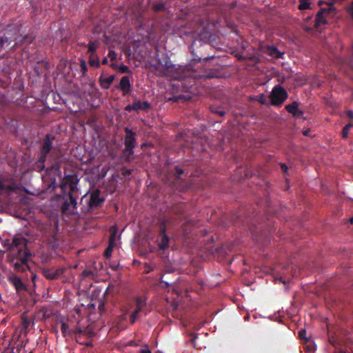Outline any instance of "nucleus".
Masks as SVG:
<instances>
[{
    "mask_svg": "<svg viewBox=\"0 0 353 353\" xmlns=\"http://www.w3.org/2000/svg\"><path fill=\"white\" fill-rule=\"evenodd\" d=\"M184 33L191 35L192 38H195L191 46L189 47L190 52L193 55L192 63L185 67L181 65L176 66L170 60L168 55H164L159 60L156 66L159 70V74L162 76L170 77L174 79L183 80L187 76L190 75V72L193 71V64L196 62L203 61H208L215 57L214 54H206L205 51L208 49L212 50L210 44L203 41V39L208 38V32L202 30L200 32L196 33L192 30L185 31Z\"/></svg>",
    "mask_w": 353,
    "mask_h": 353,
    "instance_id": "1",
    "label": "nucleus"
},
{
    "mask_svg": "<svg viewBox=\"0 0 353 353\" xmlns=\"http://www.w3.org/2000/svg\"><path fill=\"white\" fill-rule=\"evenodd\" d=\"M21 28L22 26L21 24L8 25L3 36L0 38V46L1 48H7L11 45L12 42H14L10 47V48H14L23 44L31 43L35 39V37L30 34L23 35L21 33Z\"/></svg>",
    "mask_w": 353,
    "mask_h": 353,
    "instance_id": "2",
    "label": "nucleus"
},
{
    "mask_svg": "<svg viewBox=\"0 0 353 353\" xmlns=\"http://www.w3.org/2000/svg\"><path fill=\"white\" fill-rule=\"evenodd\" d=\"M79 179L76 174L65 175L61 184V196L65 199L62 205L63 211H67L70 207H77L78 196L77 184Z\"/></svg>",
    "mask_w": 353,
    "mask_h": 353,
    "instance_id": "3",
    "label": "nucleus"
},
{
    "mask_svg": "<svg viewBox=\"0 0 353 353\" xmlns=\"http://www.w3.org/2000/svg\"><path fill=\"white\" fill-rule=\"evenodd\" d=\"M125 135L124 137L125 148L122 151V154L127 161H130L134 154V150L137 146V132L128 127L124 128Z\"/></svg>",
    "mask_w": 353,
    "mask_h": 353,
    "instance_id": "4",
    "label": "nucleus"
},
{
    "mask_svg": "<svg viewBox=\"0 0 353 353\" xmlns=\"http://www.w3.org/2000/svg\"><path fill=\"white\" fill-rule=\"evenodd\" d=\"M14 256L10 263L17 272H25L29 266L28 264L30 254L28 251L19 250V254H12Z\"/></svg>",
    "mask_w": 353,
    "mask_h": 353,
    "instance_id": "5",
    "label": "nucleus"
},
{
    "mask_svg": "<svg viewBox=\"0 0 353 353\" xmlns=\"http://www.w3.org/2000/svg\"><path fill=\"white\" fill-rule=\"evenodd\" d=\"M288 97V92L280 85L274 86L270 95L271 104L274 106H281Z\"/></svg>",
    "mask_w": 353,
    "mask_h": 353,
    "instance_id": "6",
    "label": "nucleus"
},
{
    "mask_svg": "<svg viewBox=\"0 0 353 353\" xmlns=\"http://www.w3.org/2000/svg\"><path fill=\"white\" fill-rule=\"evenodd\" d=\"M55 139V137L51 134H47L45 137V139L43 142L41 150V156L39 159L38 163L39 164L43 165L47 155L50 153V150L52 149V141Z\"/></svg>",
    "mask_w": 353,
    "mask_h": 353,
    "instance_id": "7",
    "label": "nucleus"
},
{
    "mask_svg": "<svg viewBox=\"0 0 353 353\" xmlns=\"http://www.w3.org/2000/svg\"><path fill=\"white\" fill-rule=\"evenodd\" d=\"M335 10V8L332 6V3H327V8H321L316 15L315 24L314 26L316 28H319L321 25L327 24V21L325 17V14H331L332 12Z\"/></svg>",
    "mask_w": 353,
    "mask_h": 353,
    "instance_id": "8",
    "label": "nucleus"
},
{
    "mask_svg": "<svg viewBox=\"0 0 353 353\" xmlns=\"http://www.w3.org/2000/svg\"><path fill=\"white\" fill-rule=\"evenodd\" d=\"M101 191L98 189L94 190L90 194L88 205L90 209H96L101 207L104 201L105 198L101 197Z\"/></svg>",
    "mask_w": 353,
    "mask_h": 353,
    "instance_id": "9",
    "label": "nucleus"
},
{
    "mask_svg": "<svg viewBox=\"0 0 353 353\" xmlns=\"http://www.w3.org/2000/svg\"><path fill=\"white\" fill-rule=\"evenodd\" d=\"M166 225L164 221L161 222L159 225V243L158 246L160 250H164L168 248L170 238L166 234Z\"/></svg>",
    "mask_w": 353,
    "mask_h": 353,
    "instance_id": "10",
    "label": "nucleus"
},
{
    "mask_svg": "<svg viewBox=\"0 0 353 353\" xmlns=\"http://www.w3.org/2000/svg\"><path fill=\"white\" fill-rule=\"evenodd\" d=\"M66 270L65 268L61 267L57 269L43 268L42 270L43 275L48 280L58 279Z\"/></svg>",
    "mask_w": 353,
    "mask_h": 353,
    "instance_id": "11",
    "label": "nucleus"
},
{
    "mask_svg": "<svg viewBox=\"0 0 353 353\" xmlns=\"http://www.w3.org/2000/svg\"><path fill=\"white\" fill-rule=\"evenodd\" d=\"M12 254H19V250L27 251L26 239L22 236H14L10 245Z\"/></svg>",
    "mask_w": 353,
    "mask_h": 353,
    "instance_id": "12",
    "label": "nucleus"
},
{
    "mask_svg": "<svg viewBox=\"0 0 353 353\" xmlns=\"http://www.w3.org/2000/svg\"><path fill=\"white\" fill-rule=\"evenodd\" d=\"M8 281L14 287L17 292L26 290V285L19 276L11 275L8 277Z\"/></svg>",
    "mask_w": 353,
    "mask_h": 353,
    "instance_id": "13",
    "label": "nucleus"
},
{
    "mask_svg": "<svg viewBox=\"0 0 353 353\" xmlns=\"http://www.w3.org/2000/svg\"><path fill=\"white\" fill-rule=\"evenodd\" d=\"M123 92V94L125 95L130 92L131 83L129 77L124 76L120 79L119 85L117 87Z\"/></svg>",
    "mask_w": 353,
    "mask_h": 353,
    "instance_id": "14",
    "label": "nucleus"
},
{
    "mask_svg": "<svg viewBox=\"0 0 353 353\" xmlns=\"http://www.w3.org/2000/svg\"><path fill=\"white\" fill-rule=\"evenodd\" d=\"M299 103L296 101H294L290 104L285 106L286 110L292 114L294 117L299 118L303 114V112L299 109Z\"/></svg>",
    "mask_w": 353,
    "mask_h": 353,
    "instance_id": "15",
    "label": "nucleus"
},
{
    "mask_svg": "<svg viewBox=\"0 0 353 353\" xmlns=\"http://www.w3.org/2000/svg\"><path fill=\"white\" fill-rule=\"evenodd\" d=\"M134 111L143 110L148 111L150 109L151 105L148 101H141L135 99L134 101Z\"/></svg>",
    "mask_w": 353,
    "mask_h": 353,
    "instance_id": "16",
    "label": "nucleus"
},
{
    "mask_svg": "<svg viewBox=\"0 0 353 353\" xmlns=\"http://www.w3.org/2000/svg\"><path fill=\"white\" fill-rule=\"evenodd\" d=\"M315 7L312 0H299L298 9L303 11L305 10H312Z\"/></svg>",
    "mask_w": 353,
    "mask_h": 353,
    "instance_id": "17",
    "label": "nucleus"
},
{
    "mask_svg": "<svg viewBox=\"0 0 353 353\" xmlns=\"http://www.w3.org/2000/svg\"><path fill=\"white\" fill-rule=\"evenodd\" d=\"M266 53L274 58L279 59L282 57V53H281L276 47L272 46L267 47Z\"/></svg>",
    "mask_w": 353,
    "mask_h": 353,
    "instance_id": "18",
    "label": "nucleus"
},
{
    "mask_svg": "<svg viewBox=\"0 0 353 353\" xmlns=\"http://www.w3.org/2000/svg\"><path fill=\"white\" fill-rule=\"evenodd\" d=\"M61 323V331L63 336H72V330L69 329V325L63 321H60Z\"/></svg>",
    "mask_w": 353,
    "mask_h": 353,
    "instance_id": "19",
    "label": "nucleus"
},
{
    "mask_svg": "<svg viewBox=\"0 0 353 353\" xmlns=\"http://www.w3.org/2000/svg\"><path fill=\"white\" fill-rule=\"evenodd\" d=\"M88 63L93 68H97L100 66L99 59L97 54H90Z\"/></svg>",
    "mask_w": 353,
    "mask_h": 353,
    "instance_id": "20",
    "label": "nucleus"
},
{
    "mask_svg": "<svg viewBox=\"0 0 353 353\" xmlns=\"http://www.w3.org/2000/svg\"><path fill=\"white\" fill-rule=\"evenodd\" d=\"M114 79V75L108 76V77H106L105 79H101L100 82H101V87L103 89L109 88L110 84L113 82Z\"/></svg>",
    "mask_w": 353,
    "mask_h": 353,
    "instance_id": "21",
    "label": "nucleus"
},
{
    "mask_svg": "<svg viewBox=\"0 0 353 353\" xmlns=\"http://www.w3.org/2000/svg\"><path fill=\"white\" fill-rule=\"evenodd\" d=\"M174 176H175V181L174 184L179 183L181 179H183L182 176L184 174V170L180 168L179 166H175L174 168Z\"/></svg>",
    "mask_w": 353,
    "mask_h": 353,
    "instance_id": "22",
    "label": "nucleus"
},
{
    "mask_svg": "<svg viewBox=\"0 0 353 353\" xmlns=\"http://www.w3.org/2000/svg\"><path fill=\"white\" fill-rule=\"evenodd\" d=\"M5 182H6L5 178L2 175H0V192L5 190H14V187H12V185H6L5 183Z\"/></svg>",
    "mask_w": 353,
    "mask_h": 353,
    "instance_id": "23",
    "label": "nucleus"
},
{
    "mask_svg": "<svg viewBox=\"0 0 353 353\" xmlns=\"http://www.w3.org/2000/svg\"><path fill=\"white\" fill-rule=\"evenodd\" d=\"M353 127L352 123H348L346 124L342 129L341 136L343 139H347L348 137L349 131L351 128Z\"/></svg>",
    "mask_w": 353,
    "mask_h": 353,
    "instance_id": "24",
    "label": "nucleus"
},
{
    "mask_svg": "<svg viewBox=\"0 0 353 353\" xmlns=\"http://www.w3.org/2000/svg\"><path fill=\"white\" fill-rule=\"evenodd\" d=\"M141 310H142L136 307V309L132 312L130 316V321L131 324H134L136 322Z\"/></svg>",
    "mask_w": 353,
    "mask_h": 353,
    "instance_id": "25",
    "label": "nucleus"
},
{
    "mask_svg": "<svg viewBox=\"0 0 353 353\" xmlns=\"http://www.w3.org/2000/svg\"><path fill=\"white\" fill-rule=\"evenodd\" d=\"M135 303L137 308H139L141 310H142L146 305L145 301L139 296L135 298Z\"/></svg>",
    "mask_w": 353,
    "mask_h": 353,
    "instance_id": "26",
    "label": "nucleus"
},
{
    "mask_svg": "<svg viewBox=\"0 0 353 353\" xmlns=\"http://www.w3.org/2000/svg\"><path fill=\"white\" fill-rule=\"evenodd\" d=\"M97 48L96 42L90 41L88 44V52L90 53V54H96Z\"/></svg>",
    "mask_w": 353,
    "mask_h": 353,
    "instance_id": "27",
    "label": "nucleus"
},
{
    "mask_svg": "<svg viewBox=\"0 0 353 353\" xmlns=\"http://www.w3.org/2000/svg\"><path fill=\"white\" fill-rule=\"evenodd\" d=\"M80 68L81 71L82 72V75L85 77L86 75V73L88 72V67L86 61L84 59H81L80 61Z\"/></svg>",
    "mask_w": 353,
    "mask_h": 353,
    "instance_id": "28",
    "label": "nucleus"
},
{
    "mask_svg": "<svg viewBox=\"0 0 353 353\" xmlns=\"http://www.w3.org/2000/svg\"><path fill=\"white\" fill-rule=\"evenodd\" d=\"M152 9L153 11L158 12L162 11V10H164L165 9V5L163 3H159L154 4L152 6Z\"/></svg>",
    "mask_w": 353,
    "mask_h": 353,
    "instance_id": "29",
    "label": "nucleus"
},
{
    "mask_svg": "<svg viewBox=\"0 0 353 353\" xmlns=\"http://www.w3.org/2000/svg\"><path fill=\"white\" fill-rule=\"evenodd\" d=\"M118 229L116 225L112 226L110 229V236L109 239H114L116 241V236L117 234Z\"/></svg>",
    "mask_w": 353,
    "mask_h": 353,
    "instance_id": "30",
    "label": "nucleus"
},
{
    "mask_svg": "<svg viewBox=\"0 0 353 353\" xmlns=\"http://www.w3.org/2000/svg\"><path fill=\"white\" fill-rule=\"evenodd\" d=\"M190 336L191 338L190 339L189 342L193 345L194 348H196L197 344L196 339L198 338V334L195 333H191Z\"/></svg>",
    "mask_w": 353,
    "mask_h": 353,
    "instance_id": "31",
    "label": "nucleus"
},
{
    "mask_svg": "<svg viewBox=\"0 0 353 353\" xmlns=\"http://www.w3.org/2000/svg\"><path fill=\"white\" fill-rule=\"evenodd\" d=\"M144 270H143V272L145 274H148L150 273V272L153 271L154 270V267L152 264H150V263H145L144 264Z\"/></svg>",
    "mask_w": 353,
    "mask_h": 353,
    "instance_id": "32",
    "label": "nucleus"
},
{
    "mask_svg": "<svg viewBox=\"0 0 353 353\" xmlns=\"http://www.w3.org/2000/svg\"><path fill=\"white\" fill-rule=\"evenodd\" d=\"M257 101L261 103V104H263V105H265L268 103V101H267V99H266V97L264 94H261L259 96L258 99H257Z\"/></svg>",
    "mask_w": 353,
    "mask_h": 353,
    "instance_id": "33",
    "label": "nucleus"
},
{
    "mask_svg": "<svg viewBox=\"0 0 353 353\" xmlns=\"http://www.w3.org/2000/svg\"><path fill=\"white\" fill-rule=\"evenodd\" d=\"M111 61H114L117 59V54L113 50H110L108 54Z\"/></svg>",
    "mask_w": 353,
    "mask_h": 353,
    "instance_id": "34",
    "label": "nucleus"
},
{
    "mask_svg": "<svg viewBox=\"0 0 353 353\" xmlns=\"http://www.w3.org/2000/svg\"><path fill=\"white\" fill-rule=\"evenodd\" d=\"M299 337L301 339H304V340L307 341V339L306 338V330L305 329H301V330H299Z\"/></svg>",
    "mask_w": 353,
    "mask_h": 353,
    "instance_id": "35",
    "label": "nucleus"
},
{
    "mask_svg": "<svg viewBox=\"0 0 353 353\" xmlns=\"http://www.w3.org/2000/svg\"><path fill=\"white\" fill-rule=\"evenodd\" d=\"M83 333V330L81 327H77L72 331V335L74 336L81 335Z\"/></svg>",
    "mask_w": 353,
    "mask_h": 353,
    "instance_id": "36",
    "label": "nucleus"
},
{
    "mask_svg": "<svg viewBox=\"0 0 353 353\" xmlns=\"http://www.w3.org/2000/svg\"><path fill=\"white\" fill-rule=\"evenodd\" d=\"M347 11L350 15L352 20L353 21V2H352L351 4L347 7Z\"/></svg>",
    "mask_w": 353,
    "mask_h": 353,
    "instance_id": "37",
    "label": "nucleus"
},
{
    "mask_svg": "<svg viewBox=\"0 0 353 353\" xmlns=\"http://www.w3.org/2000/svg\"><path fill=\"white\" fill-rule=\"evenodd\" d=\"M192 224V221H188L186 222L184 225H183V232L185 235H188V234H190L191 232V231H188V226L189 225H191Z\"/></svg>",
    "mask_w": 353,
    "mask_h": 353,
    "instance_id": "38",
    "label": "nucleus"
},
{
    "mask_svg": "<svg viewBox=\"0 0 353 353\" xmlns=\"http://www.w3.org/2000/svg\"><path fill=\"white\" fill-rule=\"evenodd\" d=\"M112 250L113 249L107 247V248L105 249V250L104 252V256L106 258H110L111 256V255H112Z\"/></svg>",
    "mask_w": 353,
    "mask_h": 353,
    "instance_id": "39",
    "label": "nucleus"
},
{
    "mask_svg": "<svg viewBox=\"0 0 353 353\" xmlns=\"http://www.w3.org/2000/svg\"><path fill=\"white\" fill-rule=\"evenodd\" d=\"M82 275L84 276V277H88V276H94V272L91 270H84L83 272H82Z\"/></svg>",
    "mask_w": 353,
    "mask_h": 353,
    "instance_id": "40",
    "label": "nucleus"
},
{
    "mask_svg": "<svg viewBox=\"0 0 353 353\" xmlns=\"http://www.w3.org/2000/svg\"><path fill=\"white\" fill-rule=\"evenodd\" d=\"M305 348L306 350L310 352H314L315 350V347L314 344H308L306 345Z\"/></svg>",
    "mask_w": 353,
    "mask_h": 353,
    "instance_id": "41",
    "label": "nucleus"
},
{
    "mask_svg": "<svg viewBox=\"0 0 353 353\" xmlns=\"http://www.w3.org/2000/svg\"><path fill=\"white\" fill-rule=\"evenodd\" d=\"M125 110L128 112L134 111V103L132 104H129L125 106Z\"/></svg>",
    "mask_w": 353,
    "mask_h": 353,
    "instance_id": "42",
    "label": "nucleus"
},
{
    "mask_svg": "<svg viewBox=\"0 0 353 353\" xmlns=\"http://www.w3.org/2000/svg\"><path fill=\"white\" fill-rule=\"evenodd\" d=\"M160 281L161 283H165V285L166 286H170V285H172L174 284V283H172V282H169L168 281H164L163 279V276H162L160 279Z\"/></svg>",
    "mask_w": 353,
    "mask_h": 353,
    "instance_id": "43",
    "label": "nucleus"
},
{
    "mask_svg": "<svg viewBox=\"0 0 353 353\" xmlns=\"http://www.w3.org/2000/svg\"><path fill=\"white\" fill-rule=\"evenodd\" d=\"M115 242H116V241L114 239H109V243H108V247L113 249V248L116 245Z\"/></svg>",
    "mask_w": 353,
    "mask_h": 353,
    "instance_id": "44",
    "label": "nucleus"
},
{
    "mask_svg": "<svg viewBox=\"0 0 353 353\" xmlns=\"http://www.w3.org/2000/svg\"><path fill=\"white\" fill-rule=\"evenodd\" d=\"M120 71L123 73L128 72V67L127 65H122L120 68Z\"/></svg>",
    "mask_w": 353,
    "mask_h": 353,
    "instance_id": "45",
    "label": "nucleus"
},
{
    "mask_svg": "<svg viewBox=\"0 0 353 353\" xmlns=\"http://www.w3.org/2000/svg\"><path fill=\"white\" fill-rule=\"evenodd\" d=\"M76 341L79 344H84V342L82 341L81 335L74 336Z\"/></svg>",
    "mask_w": 353,
    "mask_h": 353,
    "instance_id": "46",
    "label": "nucleus"
},
{
    "mask_svg": "<svg viewBox=\"0 0 353 353\" xmlns=\"http://www.w3.org/2000/svg\"><path fill=\"white\" fill-rule=\"evenodd\" d=\"M346 115L348 118L353 120V110H349L346 111Z\"/></svg>",
    "mask_w": 353,
    "mask_h": 353,
    "instance_id": "47",
    "label": "nucleus"
},
{
    "mask_svg": "<svg viewBox=\"0 0 353 353\" xmlns=\"http://www.w3.org/2000/svg\"><path fill=\"white\" fill-rule=\"evenodd\" d=\"M212 112H214V113H216V114H219V115H220V116H224V115H225V111H223V110H220V111H215V110H212Z\"/></svg>",
    "mask_w": 353,
    "mask_h": 353,
    "instance_id": "48",
    "label": "nucleus"
},
{
    "mask_svg": "<svg viewBox=\"0 0 353 353\" xmlns=\"http://www.w3.org/2000/svg\"><path fill=\"white\" fill-rule=\"evenodd\" d=\"M140 353H151V351L147 347L145 349H141L140 350Z\"/></svg>",
    "mask_w": 353,
    "mask_h": 353,
    "instance_id": "49",
    "label": "nucleus"
},
{
    "mask_svg": "<svg viewBox=\"0 0 353 353\" xmlns=\"http://www.w3.org/2000/svg\"><path fill=\"white\" fill-rule=\"evenodd\" d=\"M281 168L282 171H283V172H286L288 170L287 165L284 163L281 164Z\"/></svg>",
    "mask_w": 353,
    "mask_h": 353,
    "instance_id": "50",
    "label": "nucleus"
},
{
    "mask_svg": "<svg viewBox=\"0 0 353 353\" xmlns=\"http://www.w3.org/2000/svg\"><path fill=\"white\" fill-rule=\"evenodd\" d=\"M184 184L181 188V190H186L188 188V183L187 182H183Z\"/></svg>",
    "mask_w": 353,
    "mask_h": 353,
    "instance_id": "51",
    "label": "nucleus"
},
{
    "mask_svg": "<svg viewBox=\"0 0 353 353\" xmlns=\"http://www.w3.org/2000/svg\"><path fill=\"white\" fill-rule=\"evenodd\" d=\"M108 58H107V57H104V58L102 59L101 63H102L103 65H106V64H108Z\"/></svg>",
    "mask_w": 353,
    "mask_h": 353,
    "instance_id": "52",
    "label": "nucleus"
},
{
    "mask_svg": "<svg viewBox=\"0 0 353 353\" xmlns=\"http://www.w3.org/2000/svg\"><path fill=\"white\" fill-rule=\"evenodd\" d=\"M329 3V2H325V1H323V0H319V2H318V5H319V6H322L323 4H324V3L327 5V3Z\"/></svg>",
    "mask_w": 353,
    "mask_h": 353,
    "instance_id": "53",
    "label": "nucleus"
},
{
    "mask_svg": "<svg viewBox=\"0 0 353 353\" xmlns=\"http://www.w3.org/2000/svg\"><path fill=\"white\" fill-rule=\"evenodd\" d=\"M236 3H237L236 1H234V2L231 3V4H230L231 8L236 7Z\"/></svg>",
    "mask_w": 353,
    "mask_h": 353,
    "instance_id": "54",
    "label": "nucleus"
},
{
    "mask_svg": "<svg viewBox=\"0 0 353 353\" xmlns=\"http://www.w3.org/2000/svg\"><path fill=\"white\" fill-rule=\"evenodd\" d=\"M110 66L112 68H114V69L117 68V65L115 63H111V64L110 65Z\"/></svg>",
    "mask_w": 353,
    "mask_h": 353,
    "instance_id": "55",
    "label": "nucleus"
},
{
    "mask_svg": "<svg viewBox=\"0 0 353 353\" xmlns=\"http://www.w3.org/2000/svg\"><path fill=\"white\" fill-rule=\"evenodd\" d=\"M52 185H53V189L55 188V179H53L52 182Z\"/></svg>",
    "mask_w": 353,
    "mask_h": 353,
    "instance_id": "56",
    "label": "nucleus"
},
{
    "mask_svg": "<svg viewBox=\"0 0 353 353\" xmlns=\"http://www.w3.org/2000/svg\"><path fill=\"white\" fill-rule=\"evenodd\" d=\"M104 306V303H101L99 305V308L101 309Z\"/></svg>",
    "mask_w": 353,
    "mask_h": 353,
    "instance_id": "57",
    "label": "nucleus"
},
{
    "mask_svg": "<svg viewBox=\"0 0 353 353\" xmlns=\"http://www.w3.org/2000/svg\"><path fill=\"white\" fill-rule=\"evenodd\" d=\"M83 345H86V346H91V345H92V343H84V344H83Z\"/></svg>",
    "mask_w": 353,
    "mask_h": 353,
    "instance_id": "58",
    "label": "nucleus"
},
{
    "mask_svg": "<svg viewBox=\"0 0 353 353\" xmlns=\"http://www.w3.org/2000/svg\"><path fill=\"white\" fill-rule=\"evenodd\" d=\"M350 223L353 224V216L350 219Z\"/></svg>",
    "mask_w": 353,
    "mask_h": 353,
    "instance_id": "59",
    "label": "nucleus"
},
{
    "mask_svg": "<svg viewBox=\"0 0 353 353\" xmlns=\"http://www.w3.org/2000/svg\"><path fill=\"white\" fill-rule=\"evenodd\" d=\"M303 134H304L305 135H307L308 132H307V131H305V132H303Z\"/></svg>",
    "mask_w": 353,
    "mask_h": 353,
    "instance_id": "60",
    "label": "nucleus"
},
{
    "mask_svg": "<svg viewBox=\"0 0 353 353\" xmlns=\"http://www.w3.org/2000/svg\"><path fill=\"white\" fill-rule=\"evenodd\" d=\"M126 173H128V174H130V170H127V171H126Z\"/></svg>",
    "mask_w": 353,
    "mask_h": 353,
    "instance_id": "61",
    "label": "nucleus"
}]
</instances>
